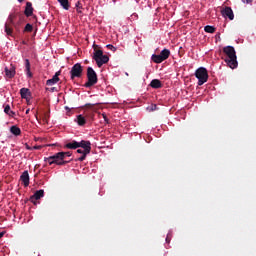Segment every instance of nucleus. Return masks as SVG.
Listing matches in <instances>:
<instances>
[{
    "label": "nucleus",
    "instance_id": "nucleus-1",
    "mask_svg": "<svg viewBox=\"0 0 256 256\" xmlns=\"http://www.w3.org/2000/svg\"><path fill=\"white\" fill-rule=\"evenodd\" d=\"M223 52L226 55L225 62L227 63L230 69H237V54L233 46H226L223 48Z\"/></svg>",
    "mask_w": 256,
    "mask_h": 256
},
{
    "label": "nucleus",
    "instance_id": "nucleus-2",
    "mask_svg": "<svg viewBox=\"0 0 256 256\" xmlns=\"http://www.w3.org/2000/svg\"><path fill=\"white\" fill-rule=\"evenodd\" d=\"M195 77L198 79V85H205L209 79V74L207 73V69L200 67L195 72Z\"/></svg>",
    "mask_w": 256,
    "mask_h": 256
},
{
    "label": "nucleus",
    "instance_id": "nucleus-3",
    "mask_svg": "<svg viewBox=\"0 0 256 256\" xmlns=\"http://www.w3.org/2000/svg\"><path fill=\"white\" fill-rule=\"evenodd\" d=\"M63 159H65V154L63 152H58L53 156L45 158V161L49 163V165H53L54 163L56 165H65V161H63Z\"/></svg>",
    "mask_w": 256,
    "mask_h": 256
},
{
    "label": "nucleus",
    "instance_id": "nucleus-4",
    "mask_svg": "<svg viewBox=\"0 0 256 256\" xmlns=\"http://www.w3.org/2000/svg\"><path fill=\"white\" fill-rule=\"evenodd\" d=\"M93 59L96 61L98 67H103L105 63H109V56L103 54V50H96Z\"/></svg>",
    "mask_w": 256,
    "mask_h": 256
},
{
    "label": "nucleus",
    "instance_id": "nucleus-5",
    "mask_svg": "<svg viewBox=\"0 0 256 256\" xmlns=\"http://www.w3.org/2000/svg\"><path fill=\"white\" fill-rule=\"evenodd\" d=\"M78 145H79L80 149L84 150V155H81L78 158V161H85V159H87V156L89 155V153H91V142L82 140V141L78 142Z\"/></svg>",
    "mask_w": 256,
    "mask_h": 256
},
{
    "label": "nucleus",
    "instance_id": "nucleus-6",
    "mask_svg": "<svg viewBox=\"0 0 256 256\" xmlns=\"http://www.w3.org/2000/svg\"><path fill=\"white\" fill-rule=\"evenodd\" d=\"M88 82L85 84V87H93L97 83V73L91 67L87 69Z\"/></svg>",
    "mask_w": 256,
    "mask_h": 256
},
{
    "label": "nucleus",
    "instance_id": "nucleus-7",
    "mask_svg": "<svg viewBox=\"0 0 256 256\" xmlns=\"http://www.w3.org/2000/svg\"><path fill=\"white\" fill-rule=\"evenodd\" d=\"M14 20H15V15L10 14L8 16V19H7V21L5 23V26H4L6 35H13V28L12 27H13V25H15Z\"/></svg>",
    "mask_w": 256,
    "mask_h": 256
},
{
    "label": "nucleus",
    "instance_id": "nucleus-8",
    "mask_svg": "<svg viewBox=\"0 0 256 256\" xmlns=\"http://www.w3.org/2000/svg\"><path fill=\"white\" fill-rule=\"evenodd\" d=\"M71 79H75V77H81V75H83V66H81L79 63H76L71 71Z\"/></svg>",
    "mask_w": 256,
    "mask_h": 256
},
{
    "label": "nucleus",
    "instance_id": "nucleus-9",
    "mask_svg": "<svg viewBox=\"0 0 256 256\" xmlns=\"http://www.w3.org/2000/svg\"><path fill=\"white\" fill-rule=\"evenodd\" d=\"M222 17H225V19H229L230 21H233L235 19V15L233 14V9L231 7L226 6L221 10Z\"/></svg>",
    "mask_w": 256,
    "mask_h": 256
},
{
    "label": "nucleus",
    "instance_id": "nucleus-10",
    "mask_svg": "<svg viewBox=\"0 0 256 256\" xmlns=\"http://www.w3.org/2000/svg\"><path fill=\"white\" fill-rule=\"evenodd\" d=\"M59 75H61V72L60 71L56 72L55 75L51 79L46 81V85L51 87V86L59 83Z\"/></svg>",
    "mask_w": 256,
    "mask_h": 256
},
{
    "label": "nucleus",
    "instance_id": "nucleus-11",
    "mask_svg": "<svg viewBox=\"0 0 256 256\" xmlns=\"http://www.w3.org/2000/svg\"><path fill=\"white\" fill-rule=\"evenodd\" d=\"M20 95L22 99H26V101H29V99H31V91L29 90V88H21Z\"/></svg>",
    "mask_w": 256,
    "mask_h": 256
},
{
    "label": "nucleus",
    "instance_id": "nucleus-12",
    "mask_svg": "<svg viewBox=\"0 0 256 256\" xmlns=\"http://www.w3.org/2000/svg\"><path fill=\"white\" fill-rule=\"evenodd\" d=\"M45 195V191L44 190H37L33 196H31L30 201H39V199H41V197H44Z\"/></svg>",
    "mask_w": 256,
    "mask_h": 256
},
{
    "label": "nucleus",
    "instance_id": "nucleus-13",
    "mask_svg": "<svg viewBox=\"0 0 256 256\" xmlns=\"http://www.w3.org/2000/svg\"><path fill=\"white\" fill-rule=\"evenodd\" d=\"M20 180L22 181V183H24L25 187H29V172L24 171L20 176Z\"/></svg>",
    "mask_w": 256,
    "mask_h": 256
},
{
    "label": "nucleus",
    "instance_id": "nucleus-14",
    "mask_svg": "<svg viewBox=\"0 0 256 256\" xmlns=\"http://www.w3.org/2000/svg\"><path fill=\"white\" fill-rule=\"evenodd\" d=\"M24 13L26 17H31V15H33V4H31V2L26 3V8Z\"/></svg>",
    "mask_w": 256,
    "mask_h": 256
},
{
    "label": "nucleus",
    "instance_id": "nucleus-15",
    "mask_svg": "<svg viewBox=\"0 0 256 256\" xmlns=\"http://www.w3.org/2000/svg\"><path fill=\"white\" fill-rule=\"evenodd\" d=\"M75 122L80 126L83 127V125H85V123H87V119H85V116L83 115H78L75 119Z\"/></svg>",
    "mask_w": 256,
    "mask_h": 256
},
{
    "label": "nucleus",
    "instance_id": "nucleus-16",
    "mask_svg": "<svg viewBox=\"0 0 256 256\" xmlns=\"http://www.w3.org/2000/svg\"><path fill=\"white\" fill-rule=\"evenodd\" d=\"M5 75L6 77H8V79H13V77H15V68L11 67L9 68H5Z\"/></svg>",
    "mask_w": 256,
    "mask_h": 256
},
{
    "label": "nucleus",
    "instance_id": "nucleus-17",
    "mask_svg": "<svg viewBox=\"0 0 256 256\" xmlns=\"http://www.w3.org/2000/svg\"><path fill=\"white\" fill-rule=\"evenodd\" d=\"M150 87H152V89H161V81L159 79L152 80Z\"/></svg>",
    "mask_w": 256,
    "mask_h": 256
},
{
    "label": "nucleus",
    "instance_id": "nucleus-18",
    "mask_svg": "<svg viewBox=\"0 0 256 256\" xmlns=\"http://www.w3.org/2000/svg\"><path fill=\"white\" fill-rule=\"evenodd\" d=\"M66 149H79V142L77 141H72L70 143H67L65 145Z\"/></svg>",
    "mask_w": 256,
    "mask_h": 256
},
{
    "label": "nucleus",
    "instance_id": "nucleus-19",
    "mask_svg": "<svg viewBox=\"0 0 256 256\" xmlns=\"http://www.w3.org/2000/svg\"><path fill=\"white\" fill-rule=\"evenodd\" d=\"M152 61H154V63H163V61H165V60L160 54L159 55L153 54Z\"/></svg>",
    "mask_w": 256,
    "mask_h": 256
},
{
    "label": "nucleus",
    "instance_id": "nucleus-20",
    "mask_svg": "<svg viewBox=\"0 0 256 256\" xmlns=\"http://www.w3.org/2000/svg\"><path fill=\"white\" fill-rule=\"evenodd\" d=\"M25 67L28 77H33V74L31 73V63L29 62V59L25 60Z\"/></svg>",
    "mask_w": 256,
    "mask_h": 256
},
{
    "label": "nucleus",
    "instance_id": "nucleus-21",
    "mask_svg": "<svg viewBox=\"0 0 256 256\" xmlns=\"http://www.w3.org/2000/svg\"><path fill=\"white\" fill-rule=\"evenodd\" d=\"M10 132L12 133V135H15L16 137H18V135H21V128L17 126H12L10 128Z\"/></svg>",
    "mask_w": 256,
    "mask_h": 256
},
{
    "label": "nucleus",
    "instance_id": "nucleus-22",
    "mask_svg": "<svg viewBox=\"0 0 256 256\" xmlns=\"http://www.w3.org/2000/svg\"><path fill=\"white\" fill-rule=\"evenodd\" d=\"M160 55L164 58V61H166V59H169V56L171 55V51H169V49H163L160 52Z\"/></svg>",
    "mask_w": 256,
    "mask_h": 256
},
{
    "label": "nucleus",
    "instance_id": "nucleus-23",
    "mask_svg": "<svg viewBox=\"0 0 256 256\" xmlns=\"http://www.w3.org/2000/svg\"><path fill=\"white\" fill-rule=\"evenodd\" d=\"M4 113L9 115V117H13L15 115V112L11 111V106L9 104L4 107Z\"/></svg>",
    "mask_w": 256,
    "mask_h": 256
},
{
    "label": "nucleus",
    "instance_id": "nucleus-24",
    "mask_svg": "<svg viewBox=\"0 0 256 256\" xmlns=\"http://www.w3.org/2000/svg\"><path fill=\"white\" fill-rule=\"evenodd\" d=\"M60 3L61 7L65 9L66 11H69V0H58Z\"/></svg>",
    "mask_w": 256,
    "mask_h": 256
},
{
    "label": "nucleus",
    "instance_id": "nucleus-25",
    "mask_svg": "<svg viewBox=\"0 0 256 256\" xmlns=\"http://www.w3.org/2000/svg\"><path fill=\"white\" fill-rule=\"evenodd\" d=\"M204 31L206 33H213L215 31V27L207 25L204 27Z\"/></svg>",
    "mask_w": 256,
    "mask_h": 256
},
{
    "label": "nucleus",
    "instance_id": "nucleus-26",
    "mask_svg": "<svg viewBox=\"0 0 256 256\" xmlns=\"http://www.w3.org/2000/svg\"><path fill=\"white\" fill-rule=\"evenodd\" d=\"M24 31H28V33H31V31H33V25L26 24Z\"/></svg>",
    "mask_w": 256,
    "mask_h": 256
},
{
    "label": "nucleus",
    "instance_id": "nucleus-27",
    "mask_svg": "<svg viewBox=\"0 0 256 256\" xmlns=\"http://www.w3.org/2000/svg\"><path fill=\"white\" fill-rule=\"evenodd\" d=\"M147 111H157V105L151 104L150 106L147 107Z\"/></svg>",
    "mask_w": 256,
    "mask_h": 256
},
{
    "label": "nucleus",
    "instance_id": "nucleus-28",
    "mask_svg": "<svg viewBox=\"0 0 256 256\" xmlns=\"http://www.w3.org/2000/svg\"><path fill=\"white\" fill-rule=\"evenodd\" d=\"M171 231L168 232L167 237H166V243H169L171 241Z\"/></svg>",
    "mask_w": 256,
    "mask_h": 256
},
{
    "label": "nucleus",
    "instance_id": "nucleus-29",
    "mask_svg": "<svg viewBox=\"0 0 256 256\" xmlns=\"http://www.w3.org/2000/svg\"><path fill=\"white\" fill-rule=\"evenodd\" d=\"M77 153H80V155H85V150L83 148H78Z\"/></svg>",
    "mask_w": 256,
    "mask_h": 256
},
{
    "label": "nucleus",
    "instance_id": "nucleus-30",
    "mask_svg": "<svg viewBox=\"0 0 256 256\" xmlns=\"http://www.w3.org/2000/svg\"><path fill=\"white\" fill-rule=\"evenodd\" d=\"M106 47H107L108 49H111V51H117V49L114 48V46L111 45V44H108Z\"/></svg>",
    "mask_w": 256,
    "mask_h": 256
},
{
    "label": "nucleus",
    "instance_id": "nucleus-31",
    "mask_svg": "<svg viewBox=\"0 0 256 256\" xmlns=\"http://www.w3.org/2000/svg\"><path fill=\"white\" fill-rule=\"evenodd\" d=\"M64 157H71V152H63Z\"/></svg>",
    "mask_w": 256,
    "mask_h": 256
},
{
    "label": "nucleus",
    "instance_id": "nucleus-32",
    "mask_svg": "<svg viewBox=\"0 0 256 256\" xmlns=\"http://www.w3.org/2000/svg\"><path fill=\"white\" fill-rule=\"evenodd\" d=\"M242 3H246V4L253 3V0H242Z\"/></svg>",
    "mask_w": 256,
    "mask_h": 256
},
{
    "label": "nucleus",
    "instance_id": "nucleus-33",
    "mask_svg": "<svg viewBox=\"0 0 256 256\" xmlns=\"http://www.w3.org/2000/svg\"><path fill=\"white\" fill-rule=\"evenodd\" d=\"M75 7H76L77 9H80V8H81V2H77L76 5H75Z\"/></svg>",
    "mask_w": 256,
    "mask_h": 256
},
{
    "label": "nucleus",
    "instance_id": "nucleus-34",
    "mask_svg": "<svg viewBox=\"0 0 256 256\" xmlns=\"http://www.w3.org/2000/svg\"><path fill=\"white\" fill-rule=\"evenodd\" d=\"M25 147L28 151H31L33 148H31V146H29L28 144H25Z\"/></svg>",
    "mask_w": 256,
    "mask_h": 256
},
{
    "label": "nucleus",
    "instance_id": "nucleus-35",
    "mask_svg": "<svg viewBox=\"0 0 256 256\" xmlns=\"http://www.w3.org/2000/svg\"><path fill=\"white\" fill-rule=\"evenodd\" d=\"M51 91L53 92V91H57V88L56 87H52L51 88Z\"/></svg>",
    "mask_w": 256,
    "mask_h": 256
},
{
    "label": "nucleus",
    "instance_id": "nucleus-36",
    "mask_svg": "<svg viewBox=\"0 0 256 256\" xmlns=\"http://www.w3.org/2000/svg\"><path fill=\"white\" fill-rule=\"evenodd\" d=\"M33 149H41V146H34Z\"/></svg>",
    "mask_w": 256,
    "mask_h": 256
},
{
    "label": "nucleus",
    "instance_id": "nucleus-37",
    "mask_svg": "<svg viewBox=\"0 0 256 256\" xmlns=\"http://www.w3.org/2000/svg\"><path fill=\"white\" fill-rule=\"evenodd\" d=\"M3 235H5V232H0V239L3 237Z\"/></svg>",
    "mask_w": 256,
    "mask_h": 256
},
{
    "label": "nucleus",
    "instance_id": "nucleus-38",
    "mask_svg": "<svg viewBox=\"0 0 256 256\" xmlns=\"http://www.w3.org/2000/svg\"><path fill=\"white\" fill-rule=\"evenodd\" d=\"M77 13H81V8H77Z\"/></svg>",
    "mask_w": 256,
    "mask_h": 256
},
{
    "label": "nucleus",
    "instance_id": "nucleus-39",
    "mask_svg": "<svg viewBox=\"0 0 256 256\" xmlns=\"http://www.w3.org/2000/svg\"><path fill=\"white\" fill-rule=\"evenodd\" d=\"M28 113H29V109L26 110V115H28Z\"/></svg>",
    "mask_w": 256,
    "mask_h": 256
},
{
    "label": "nucleus",
    "instance_id": "nucleus-40",
    "mask_svg": "<svg viewBox=\"0 0 256 256\" xmlns=\"http://www.w3.org/2000/svg\"><path fill=\"white\" fill-rule=\"evenodd\" d=\"M19 3H23V0H18Z\"/></svg>",
    "mask_w": 256,
    "mask_h": 256
}]
</instances>
